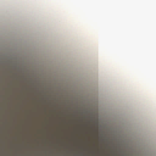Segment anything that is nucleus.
<instances>
[{"mask_svg":"<svg viewBox=\"0 0 156 156\" xmlns=\"http://www.w3.org/2000/svg\"><path fill=\"white\" fill-rule=\"evenodd\" d=\"M71 118L79 122L84 123L87 125H96L98 123V118L92 115L89 116H83L76 117L73 115Z\"/></svg>","mask_w":156,"mask_h":156,"instance_id":"obj_1","label":"nucleus"},{"mask_svg":"<svg viewBox=\"0 0 156 156\" xmlns=\"http://www.w3.org/2000/svg\"><path fill=\"white\" fill-rule=\"evenodd\" d=\"M59 119H61V117H59Z\"/></svg>","mask_w":156,"mask_h":156,"instance_id":"obj_2","label":"nucleus"}]
</instances>
